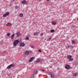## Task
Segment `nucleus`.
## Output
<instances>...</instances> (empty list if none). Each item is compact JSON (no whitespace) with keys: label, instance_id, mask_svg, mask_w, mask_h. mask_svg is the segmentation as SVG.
I'll return each instance as SVG.
<instances>
[{"label":"nucleus","instance_id":"obj_1","mask_svg":"<svg viewBox=\"0 0 78 78\" xmlns=\"http://www.w3.org/2000/svg\"><path fill=\"white\" fill-rule=\"evenodd\" d=\"M19 43V40H15L13 43V45L14 46H16V45H17Z\"/></svg>","mask_w":78,"mask_h":78},{"label":"nucleus","instance_id":"obj_2","mask_svg":"<svg viewBox=\"0 0 78 78\" xmlns=\"http://www.w3.org/2000/svg\"><path fill=\"white\" fill-rule=\"evenodd\" d=\"M65 68H66V69H67V70L70 69V65H66V66Z\"/></svg>","mask_w":78,"mask_h":78},{"label":"nucleus","instance_id":"obj_3","mask_svg":"<svg viewBox=\"0 0 78 78\" xmlns=\"http://www.w3.org/2000/svg\"><path fill=\"white\" fill-rule=\"evenodd\" d=\"M14 65L12 64L10 65L9 66L7 67V68L8 69H9L10 68H11V67H14Z\"/></svg>","mask_w":78,"mask_h":78},{"label":"nucleus","instance_id":"obj_4","mask_svg":"<svg viewBox=\"0 0 78 78\" xmlns=\"http://www.w3.org/2000/svg\"><path fill=\"white\" fill-rule=\"evenodd\" d=\"M9 14V12H6L5 14H4L3 16V17H6L7 16H8Z\"/></svg>","mask_w":78,"mask_h":78},{"label":"nucleus","instance_id":"obj_5","mask_svg":"<svg viewBox=\"0 0 78 78\" xmlns=\"http://www.w3.org/2000/svg\"><path fill=\"white\" fill-rule=\"evenodd\" d=\"M34 59V57H31L29 59V62H31Z\"/></svg>","mask_w":78,"mask_h":78},{"label":"nucleus","instance_id":"obj_6","mask_svg":"<svg viewBox=\"0 0 78 78\" xmlns=\"http://www.w3.org/2000/svg\"><path fill=\"white\" fill-rule=\"evenodd\" d=\"M27 3V2L25 0L24 1H23L21 2L22 4H24L25 5H26Z\"/></svg>","mask_w":78,"mask_h":78},{"label":"nucleus","instance_id":"obj_7","mask_svg":"<svg viewBox=\"0 0 78 78\" xmlns=\"http://www.w3.org/2000/svg\"><path fill=\"white\" fill-rule=\"evenodd\" d=\"M25 45V43H23L22 42H21L20 44V47H24Z\"/></svg>","mask_w":78,"mask_h":78},{"label":"nucleus","instance_id":"obj_8","mask_svg":"<svg viewBox=\"0 0 78 78\" xmlns=\"http://www.w3.org/2000/svg\"><path fill=\"white\" fill-rule=\"evenodd\" d=\"M37 73H38V71H37V70H35L34 71V73H33V74L34 75H36L37 74Z\"/></svg>","mask_w":78,"mask_h":78},{"label":"nucleus","instance_id":"obj_9","mask_svg":"<svg viewBox=\"0 0 78 78\" xmlns=\"http://www.w3.org/2000/svg\"><path fill=\"white\" fill-rule=\"evenodd\" d=\"M39 32H34V36H38V34H39Z\"/></svg>","mask_w":78,"mask_h":78},{"label":"nucleus","instance_id":"obj_10","mask_svg":"<svg viewBox=\"0 0 78 78\" xmlns=\"http://www.w3.org/2000/svg\"><path fill=\"white\" fill-rule=\"evenodd\" d=\"M24 54L25 55H29V54H30V52L29 51H27L24 53Z\"/></svg>","mask_w":78,"mask_h":78},{"label":"nucleus","instance_id":"obj_11","mask_svg":"<svg viewBox=\"0 0 78 78\" xmlns=\"http://www.w3.org/2000/svg\"><path fill=\"white\" fill-rule=\"evenodd\" d=\"M23 16V14L22 13H20L19 14V16L20 17H22Z\"/></svg>","mask_w":78,"mask_h":78},{"label":"nucleus","instance_id":"obj_12","mask_svg":"<svg viewBox=\"0 0 78 78\" xmlns=\"http://www.w3.org/2000/svg\"><path fill=\"white\" fill-rule=\"evenodd\" d=\"M16 34L17 35L16 37H19L20 35V33L19 32H17L16 33Z\"/></svg>","mask_w":78,"mask_h":78},{"label":"nucleus","instance_id":"obj_13","mask_svg":"<svg viewBox=\"0 0 78 78\" xmlns=\"http://www.w3.org/2000/svg\"><path fill=\"white\" fill-rule=\"evenodd\" d=\"M68 59L69 62H70V61H72L73 60V58H70Z\"/></svg>","mask_w":78,"mask_h":78},{"label":"nucleus","instance_id":"obj_14","mask_svg":"<svg viewBox=\"0 0 78 78\" xmlns=\"http://www.w3.org/2000/svg\"><path fill=\"white\" fill-rule=\"evenodd\" d=\"M14 36V34H13L11 36V39H13Z\"/></svg>","mask_w":78,"mask_h":78},{"label":"nucleus","instance_id":"obj_15","mask_svg":"<svg viewBox=\"0 0 78 78\" xmlns=\"http://www.w3.org/2000/svg\"><path fill=\"white\" fill-rule=\"evenodd\" d=\"M71 47V48H73V46L72 45H70V46H68V48H70Z\"/></svg>","mask_w":78,"mask_h":78},{"label":"nucleus","instance_id":"obj_16","mask_svg":"<svg viewBox=\"0 0 78 78\" xmlns=\"http://www.w3.org/2000/svg\"><path fill=\"white\" fill-rule=\"evenodd\" d=\"M72 57V55H68L67 57V58L68 59H69V58H71Z\"/></svg>","mask_w":78,"mask_h":78},{"label":"nucleus","instance_id":"obj_17","mask_svg":"<svg viewBox=\"0 0 78 78\" xmlns=\"http://www.w3.org/2000/svg\"><path fill=\"white\" fill-rule=\"evenodd\" d=\"M73 75L74 76H78V73H75Z\"/></svg>","mask_w":78,"mask_h":78},{"label":"nucleus","instance_id":"obj_18","mask_svg":"<svg viewBox=\"0 0 78 78\" xmlns=\"http://www.w3.org/2000/svg\"><path fill=\"white\" fill-rule=\"evenodd\" d=\"M6 25V26H11V23H8Z\"/></svg>","mask_w":78,"mask_h":78},{"label":"nucleus","instance_id":"obj_19","mask_svg":"<svg viewBox=\"0 0 78 78\" xmlns=\"http://www.w3.org/2000/svg\"><path fill=\"white\" fill-rule=\"evenodd\" d=\"M51 78H53L55 77V75L53 74H51Z\"/></svg>","mask_w":78,"mask_h":78},{"label":"nucleus","instance_id":"obj_20","mask_svg":"<svg viewBox=\"0 0 78 78\" xmlns=\"http://www.w3.org/2000/svg\"><path fill=\"white\" fill-rule=\"evenodd\" d=\"M52 39V37H50V38H49L48 39H47V41H51Z\"/></svg>","mask_w":78,"mask_h":78},{"label":"nucleus","instance_id":"obj_21","mask_svg":"<svg viewBox=\"0 0 78 78\" xmlns=\"http://www.w3.org/2000/svg\"><path fill=\"white\" fill-rule=\"evenodd\" d=\"M51 33H53L55 32V30L53 29H51Z\"/></svg>","mask_w":78,"mask_h":78},{"label":"nucleus","instance_id":"obj_22","mask_svg":"<svg viewBox=\"0 0 78 78\" xmlns=\"http://www.w3.org/2000/svg\"><path fill=\"white\" fill-rule=\"evenodd\" d=\"M71 42H72L73 44H74L75 43V41L74 40H72Z\"/></svg>","mask_w":78,"mask_h":78},{"label":"nucleus","instance_id":"obj_23","mask_svg":"<svg viewBox=\"0 0 78 78\" xmlns=\"http://www.w3.org/2000/svg\"><path fill=\"white\" fill-rule=\"evenodd\" d=\"M41 60L38 59L36 62V63H37V62H41Z\"/></svg>","mask_w":78,"mask_h":78},{"label":"nucleus","instance_id":"obj_24","mask_svg":"<svg viewBox=\"0 0 78 78\" xmlns=\"http://www.w3.org/2000/svg\"><path fill=\"white\" fill-rule=\"evenodd\" d=\"M30 47L32 48H34V46L33 45H30Z\"/></svg>","mask_w":78,"mask_h":78},{"label":"nucleus","instance_id":"obj_25","mask_svg":"<svg viewBox=\"0 0 78 78\" xmlns=\"http://www.w3.org/2000/svg\"><path fill=\"white\" fill-rule=\"evenodd\" d=\"M7 36H9V37L10 36V33H7Z\"/></svg>","mask_w":78,"mask_h":78},{"label":"nucleus","instance_id":"obj_26","mask_svg":"<svg viewBox=\"0 0 78 78\" xmlns=\"http://www.w3.org/2000/svg\"><path fill=\"white\" fill-rule=\"evenodd\" d=\"M28 36H27V37H26V39L27 40V41H28V40H29V38L28 37Z\"/></svg>","mask_w":78,"mask_h":78},{"label":"nucleus","instance_id":"obj_27","mask_svg":"<svg viewBox=\"0 0 78 78\" xmlns=\"http://www.w3.org/2000/svg\"><path fill=\"white\" fill-rule=\"evenodd\" d=\"M34 74H33L32 75H31V78H34Z\"/></svg>","mask_w":78,"mask_h":78},{"label":"nucleus","instance_id":"obj_28","mask_svg":"<svg viewBox=\"0 0 78 78\" xmlns=\"http://www.w3.org/2000/svg\"><path fill=\"white\" fill-rule=\"evenodd\" d=\"M52 23L53 25H55L56 24V22H52Z\"/></svg>","mask_w":78,"mask_h":78},{"label":"nucleus","instance_id":"obj_29","mask_svg":"<svg viewBox=\"0 0 78 78\" xmlns=\"http://www.w3.org/2000/svg\"><path fill=\"white\" fill-rule=\"evenodd\" d=\"M18 6H15V9H18Z\"/></svg>","mask_w":78,"mask_h":78},{"label":"nucleus","instance_id":"obj_30","mask_svg":"<svg viewBox=\"0 0 78 78\" xmlns=\"http://www.w3.org/2000/svg\"><path fill=\"white\" fill-rule=\"evenodd\" d=\"M38 52H42V51H41V50L40 49H39L38 50Z\"/></svg>","mask_w":78,"mask_h":78},{"label":"nucleus","instance_id":"obj_31","mask_svg":"<svg viewBox=\"0 0 78 78\" xmlns=\"http://www.w3.org/2000/svg\"><path fill=\"white\" fill-rule=\"evenodd\" d=\"M48 74H49L50 75H51V72L49 73Z\"/></svg>","mask_w":78,"mask_h":78},{"label":"nucleus","instance_id":"obj_32","mask_svg":"<svg viewBox=\"0 0 78 78\" xmlns=\"http://www.w3.org/2000/svg\"><path fill=\"white\" fill-rule=\"evenodd\" d=\"M43 36V33H42L41 35V36Z\"/></svg>","mask_w":78,"mask_h":78},{"label":"nucleus","instance_id":"obj_33","mask_svg":"<svg viewBox=\"0 0 78 78\" xmlns=\"http://www.w3.org/2000/svg\"><path fill=\"white\" fill-rule=\"evenodd\" d=\"M6 53V51H5L4 52V53Z\"/></svg>","mask_w":78,"mask_h":78},{"label":"nucleus","instance_id":"obj_34","mask_svg":"<svg viewBox=\"0 0 78 78\" xmlns=\"http://www.w3.org/2000/svg\"><path fill=\"white\" fill-rule=\"evenodd\" d=\"M47 2H50V0H47Z\"/></svg>","mask_w":78,"mask_h":78},{"label":"nucleus","instance_id":"obj_35","mask_svg":"<svg viewBox=\"0 0 78 78\" xmlns=\"http://www.w3.org/2000/svg\"><path fill=\"white\" fill-rule=\"evenodd\" d=\"M42 71H45V70H44V69H42Z\"/></svg>","mask_w":78,"mask_h":78},{"label":"nucleus","instance_id":"obj_36","mask_svg":"<svg viewBox=\"0 0 78 78\" xmlns=\"http://www.w3.org/2000/svg\"><path fill=\"white\" fill-rule=\"evenodd\" d=\"M11 75V73H10V74H9L8 75Z\"/></svg>","mask_w":78,"mask_h":78},{"label":"nucleus","instance_id":"obj_37","mask_svg":"<svg viewBox=\"0 0 78 78\" xmlns=\"http://www.w3.org/2000/svg\"><path fill=\"white\" fill-rule=\"evenodd\" d=\"M77 20L78 21V18H77Z\"/></svg>","mask_w":78,"mask_h":78},{"label":"nucleus","instance_id":"obj_38","mask_svg":"<svg viewBox=\"0 0 78 78\" xmlns=\"http://www.w3.org/2000/svg\"><path fill=\"white\" fill-rule=\"evenodd\" d=\"M13 0V1H15V0Z\"/></svg>","mask_w":78,"mask_h":78},{"label":"nucleus","instance_id":"obj_39","mask_svg":"<svg viewBox=\"0 0 78 78\" xmlns=\"http://www.w3.org/2000/svg\"><path fill=\"white\" fill-rule=\"evenodd\" d=\"M29 37H30V35H29Z\"/></svg>","mask_w":78,"mask_h":78}]
</instances>
